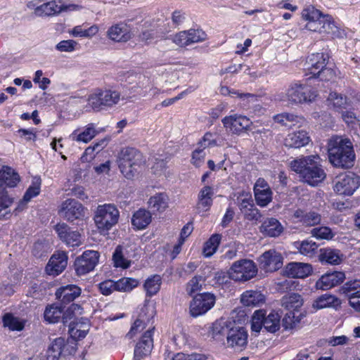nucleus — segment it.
I'll return each mask as SVG.
<instances>
[{"label":"nucleus","instance_id":"obj_1","mask_svg":"<svg viewBox=\"0 0 360 360\" xmlns=\"http://www.w3.org/2000/svg\"><path fill=\"white\" fill-rule=\"evenodd\" d=\"M155 313V305L150 301L146 300L143 306L139 309L137 318L127 334L129 338H132L137 333L148 326V329L144 333L141 340L135 347V360H141L143 357L148 356L153 349V340L152 336L154 329L153 319Z\"/></svg>","mask_w":360,"mask_h":360},{"label":"nucleus","instance_id":"obj_2","mask_svg":"<svg viewBox=\"0 0 360 360\" xmlns=\"http://www.w3.org/2000/svg\"><path fill=\"white\" fill-rule=\"evenodd\" d=\"M290 169L300 174L304 180L311 186H316L326 177L320 165L319 155H309L294 159L290 162Z\"/></svg>","mask_w":360,"mask_h":360},{"label":"nucleus","instance_id":"obj_3","mask_svg":"<svg viewBox=\"0 0 360 360\" xmlns=\"http://www.w3.org/2000/svg\"><path fill=\"white\" fill-rule=\"evenodd\" d=\"M328 147L329 160L335 167L348 168L353 165L355 154L349 139L333 137Z\"/></svg>","mask_w":360,"mask_h":360},{"label":"nucleus","instance_id":"obj_4","mask_svg":"<svg viewBox=\"0 0 360 360\" xmlns=\"http://www.w3.org/2000/svg\"><path fill=\"white\" fill-rule=\"evenodd\" d=\"M146 159L143 154L134 148H123L118 157V166L121 173L128 179H133L144 167Z\"/></svg>","mask_w":360,"mask_h":360},{"label":"nucleus","instance_id":"obj_5","mask_svg":"<svg viewBox=\"0 0 360 360\" xmlns=\"http://www.w3.org/2000/svg\"><path fill=\"white\" fill-rule=\"evenodd\" d=\"M120 91L112 88H98L88 96L86 101L89 107L95 111L111 108L120 101Z\"/></svg>","mask_w":360,"mask_h":360},{"label":"nucleus","instance_id":"obj_6","mask_svg":"<svg viewBox=\"0 0 360 360\" xmlns=\"http://www.w3.org/2000/svg\"><path fill=\"white\" fill-rule=\"evenodd\" d=\"M120 212L113 204L98 205L95 212L94 222L101 233L108 232L119 220Z\"/></svg>","mask_w":360,"mask_h":360},{"label":"nucleus","instance_id":"obj_7","mask_svg":"<svg viewBox=\"0 0 360 360\" xmlns=\"http://www.w3.org/2000/svg\"><path fill=\"white\" fill-rule=\"evenodd\" d=\"M264 328L271 333L277 332L281 328V316L278 312L271 311L266 316V311L263 309L256 310L252 317L251 329L259 333Z\"/></svg>","mask_w":360,"mask_h":360},{"label":"nucleus","instance_id":"obj_8","mask_svg":"<svg viewBox=\"0 0 360 360\" xmlns=\"http://www.w3.org/2000/svg\"><path fill=\"white\" fill-rule=\"evenodd\" d=\"M316 96V91L309 85L296 82L289 85L285 100L292 104H303L314 101Z\"/></svg>","mask_w":360,"mask_h":360},{"label":"nucleus","instance_id":"obj_9","mask_svg":"<svg viewBox=\"0 0 360 360\" xmlns=\"http://www.w3.org/2000/svg\"><path fill=\"white\" fill-rule=\"evenodd\" d=\"M257 273V267L250 259H240L233 263L229 271V277L236 281H247L254 278Z\"/></svg>","mask_w":360,"mask_h":360},{"label":"nucleus","instance_id":"obj_10","mask_svg":"<svg viewBox=\"0 0 360 360\" xmlns=\"http://www.w3.org/2000/svg\"><path fill=\"white\" fill-rule=\"evenodd\" d=\"M360 186V178L352 172L339 174L334 179L333 189L340 195H351Z\"/></svg>","mask_w":360,"mask_h":360},{"label":"nucleus","instance_id":"obj_11","mask_svg":"<svg viewBox=\"0 0 360 360\" xmlns=\"http://www.w3.org/2000/svg\"><path fill=\"white\" fill-rule=\"evenodd\" d=\"M215 296L210 292L200 293L195 295L190 304V313L193 317L206 314L214 305Z\"/></svg>","mask_w":360,"mask_h":360},{"label":"nucleus","instance_id":"obj_12","mask_svg":"<svg viewBox=\"0 0 360 360\" xmlns=\"http://www.w3.org/2000/svg\"><path fill=\"white\" fill-rule=\"evenodd\" d=\"M99 252L95 250H86L75 262L77 275L83 276L92 271L98 263Z\"/></svg>","mask_w":360,"mask_h":360},{"label":"nucleus","instance_id":"obj_13","mask_svg":"<svg viewBox=\"0 0 360 360\" xmlns=\"http://www.w3.org/2000/svg\"><path fill=\"white\" fill-rule=\"evenodd\" d=\"M221 122L226 131L238 135L248 130L252 125L248 117L236 113L224 117Z\"/></svg>","mask_w":360,"mask_h":360},{"label":"nucleus","instance_id":"obj_14","mask_svg":"<svg viewBox=\"0 0 360 360\" xmlns=\"http://www.w3.org/2000/svg\"><path fill=\"white\" fill-rule=\"evenodd\" d=\"M85 209L81 203L74 199H68L62 202L58 214L65 219L73 221L84 217Z\"/></svg>","mask_w":360,"mask_h":360},{"label":"nucleus","instance_id":"obj_15","mask_svg":"<svg viewBox=\"0 0 360 360\" xmlns=\"http://www.w3.org/2000/svg\"><path fill=\"white\" fill-rule=\"evenodd\" d=\"M283 260L280 252L275 250H269L258 258V263L260 269L265 272H274L282 267Z\"/></svg>","mask_w":360,"mask_h":360},{"label":"nucleus","instance_id":"obj_16","mask_svg":"<svg viewBox=\"0 0 360 360\" xmlns=\"http://www.w3.org/2000/svg\"><path fill=\"white\" fill-rule=\"evenodd\" d=\"M55 231L59 238L69 247H78L82 244V236L77 231L72 230L66 224H58Z\"/></svg>","mask_w":360,"mask_h":360},{"label":"nucleus","instance_id":"obj_17","mask_svg":"<svg viewBox=\"0 0 360 360\" xmlns=\"http://www.w3.org/2000/svg\"><path fill=\"white\" fill-rule=\"evenodd\" d=\"M77 6L66 4L64 0H51L43 3L41 1L40 17L56 15L61 12L75 10Z\"/></svg>","mask_w":360,"mask_h":360},{"label":"nucleus","instance_id":"obj_18","mask_svg":"<svg viewBox=\"0 0 360 360\" xmlns=\"http://www.w3.org/2000/svg\"><path fill=\"white\" fill-rule=\"evenodd\" d=\"M20 181V175L9 166H3L0 169V194L7 193L6 188H14Z\"/></svg>","mask_w":360,"mask_h":360},{"label":"nucleus","instance_id":"obj_19","mask_svg":"<svg viewBox=\"0 0 360 360\" xmlns=\"http://www.w3.org/2000/svg\"><path fill=\"white\" fill-rule=\"evenodd\" d=\"M99 133L96 124L89 123L84 127L75 129L69 136V139L77 143H88Z\"/></svg>","mask_w":360,"mask_h":360},{"label":"nucleus","instance_id":"obj_20","mask_svg":"<svg viewBox=\"0 0 360 360\" xmlns=\"http://www.w3.org/2000/svg\"><path fill=\"white\" fill-rule=\"evenodd\" d=\"M254 194L257 204L260 207L266 206L272 200V191L262 178H259L255 182Z\"/></svg>","mask_w":360,"mask_h":360},{"label":"nucleus","instance_id":"obj_21","mask_svg":"<svg viewBox=\"0 0 360 360\" xmlns=\"http://www.w3.org/2000/svg\"><path fill=\"white\" fill-rule=\"evenodd\" d=\"M345 279V274L342 271L328 272L321 276L316 282L315 287L319 290H329L342 283Z\"/></svg>","mask_w":360,"mask_h":360},{"label":"nucleus","instance_id":"obj_22","mask_svg":"<svg viewBox=\"0 0 360 360\" xmlns=\"http://www.w3.org/2000/svg\"><path fill=\"white\" fill-rule=\"evenodd\" d=\"M68 256L63 251H58L50 258L46 266V271L49 275L57 276L66 268Z\"/></svg>","mask_w":360,"mask_h":360},{"label":"nucleus","instance_id":"obj_23","mask_svg":"<svg viewBox=\"0 0 360 360\" xmlns=\"http://www.w3.org/2000/svg\"><path fill=\"white\" fill-rule=\"evenodd\" d=\"M327 60L328 56L323 53H312L309 56L305 65L307 74L311 75L309 78L316 77L317 73L326 66Z\"/></svg>","mask_w":360,"mask_h":360},{"label":"nucleus","instance_id":"obj_24","mask_svg":"<svg viewBox=\"0 0 360 360\" xmlns=\"http://www.w3.org/2000/svg\"><path fill=\"white\" fill-rule=\"evenodd\" d=\"M227 344L236 349H243L248 344V333L241 327L232 328L227 335Z\"/></svg>","mask_w":360,"mask_h":360},{"label":"nucleus","instance_id":"obj_25","mask_svg":"<svg viewBox=\"0 0 360 360\" xmlns=\"http://www.w3.org/2000/svg\"><path fill=\"white\" fill-rule=\"evenodd\" d=\"M310 141L308 133L299 130L288 134L284 139V145L288 148H300L307 146Z\"/></svg>","mask_w":360,"mask_h":360},{"label":"nucleus","instance_id":"obj_26","mask_svg":"<svg viewBox=\"0 0 360 360\" xmlns=\"http://www.w3.org/2000/svg\"><path fill=\"white\" fill-rule=\"evenodd\" d=\"M312 272V266L308 263L290 262L285 266V274L292 278H304Z\"/></svg>","mask_w":360,"mask_h":360},{"label":"nucleus","instance_id":"obj_27","mask_svg":"<svg viewBox=\"0 0 360 360\" xmlns=\"http://www.w3.org/2000/svg\"><path fill=\"white\" fill-rule=\"evenodd\" d=\"M345 256L340 250L330 248L319 250V260L321 264L338 265L344 260Z\"/></svg>","mask_w":360,"mask_h":360},{"label":"nucleus","instance_id":"obj_28","mask_svg":"<svg viewBox=\"0 0 360 360\" xmlns=\"http://www.w3.org/2000/svg\"><path fill=\"white\" fill-rule=\"evenodd\" d=\"M302 18L307 21L305 28L313 32L317 29L319 20L322 18V14L314 6H309L302 10Z\"/></svg>","mask_w":360,"mask_h":360},{"label":"nucleus","instance_id":"obj_29","mask_svg":"<svg viewBox=\"0 0 360 360\" xmlns=\"http://www.w3.org/2000/svg\"><path fill=\"white\" fill-rule=\"evenodd\" d=\"M108 37L112 41L120 42L130 39L131 35L127 24L117 23L112 25L108 30Z\"/></svg>","mask_w":360,"mask_h":360},{"label":"nucleus","instance_id":"obj_30","mask_svg":"<svg viewBox=\"0 0 360 360\" xmlns=\"http://www.w3.org/2000/svg\"><path fill=\"white\" fill-rule=\"evenodd\" d=\"M313 32L326 34L333 37H338L340 32L338 26L330 15L322 16L321 20H319L317 29Z\"/></svg>","mask_w":360,"mask_h":360},{"label":"nucleus","instance_id":"obj_31","mask_svg":"<svg viewBox=\"0 0 360 360\" xmlns=\"http://www.w3.org/2000/svg\"><path fill=\"white\" fill-rule=\"evenodd\" d=\"M293 219L296 222H301L304 226H311L321 222V216L316 212H304L301 210H297L293 214Z\"/></svg>","mask_w":360,"mask_h":360},{"label":"nucleus","instance_id":"obj_32","mask_svg":"<svg viewBox=\"0 0 360 360\" xmlns=\"http://www.w3.org/2000/svg\"><path fill=\"white\" fill-rule=\"evenodd\" d=\"M81 288L76 285H67L58 288L56 296L64 303H69L79 297L81 294Z\"/></svg>","mask_w":360,"mask_h":360},{"label":"nucleus","instance_id":"obj_33","mask_svg":"<svg viewBox=\"0 0 360 360\" xmlns=\"http://www.w3.org/2000/svg\"><path fill=\"white\" fill-rule=\"evenodd\" d=\"M240 301L247 307H257L265 302V297L257 290H246L241 295Z\"/></svg>","mask_w":360,"mask_h":360},{"label":"nucleus","instance_id":"obj_34","mask_svg":"<svg viewBox=\"0 0 360 360\" xmlns=\"http://www.w3.org/2000/svg\"><path fill=\"white\" fill-rule=\"evenodd\" d=\"M213 188L210 186H204L198 194L197 210L199 212H205L210 210L212 205Z\"/></svg>","mask_w":360,"mask_h":360},{"label":"nucleus","instance_id":"obj_35","mask_svg":"<svg viewBox=\"0 0 360 360\" xmlns=\"http://www.w3.org/2000/svg\"><path fill=\"white\" fill-rule=\"evenodd\" d=\"M165 360H207L208 355L199 352H173L166 350L164 353Z\"/></svg>","mask_w":360,"mask_h":360},{"label":"nucleus","instance_id":"obj_36","mask_svg":"<svg viewBox=\"0 0 360 360\" xmlns=\"http://www.w3.org/2000/svg\"><path fill=\"white\" fill-rule=\"evenodd\" d=\"M341 302L336 296L326 293L318 297L312 304V308L315 310H319L324 308L337 307L340 306Z\"/></svg>","mask_w":360,"mask_h":360},{"label":"nucleus","instance_id":"obj_37","mask_svg":"<svg viewBox=\"0 0 360 360\" xmlns=\"http://www.w3.org/2000/svg\"><path fill=\"white\" fill-rule=\"evenodd\" d=\"M148 204L153 212L162 213L169 206V197L165 193H156L149 198Z\"/></svg>","mask_w":360,"mask_h":360},{"label":"nucleus","instance_id":"obj_38","mask_svg":"<svg viewBox=\"0 0 360 360\" xmlns=\"http://www.w3.org/2000/svg\"><path fill=\"white\" fill-rule=\"evenodd\" d=\"M99 31V27L96 25L88 27V24L83 23L75 26L69 30V34L74 37L91 38L94 37Z\"/></svg>","mask_w":360,"mask_h":360},{"label":"nucleus","instance_id":"obj_39","mask_svg":"<svg viewBox=\"0 0 360 360\" xmlns=\"http://www.w3.org/2000/svg\"><path fill=\"white\" fill-rule=\"evenodd\" d=\"M260 231L270 237H277L283 231V227L276 219L270 218L262 223Z\"/></svg>","mask_w":360,"mask_h":360},{"label":"nucleus","instance_id":"obj_40","mask_svg":"<svg viewBox=\"0 0 360 360\" xmlns=\"http://www.w3.org/2000/svg\"><path fill=\"white\" fill-rule=\"evenodd\" d=\"M304 304L302 297L297 293H291L283 297L282 306L290 312L298 311Z\"/></svg>","mask_w":360,"mask_h":360},{"label":"nucleus","instance_id":"obj_41","mask_svg":"<svg viewBox=\"0 0 360 360\" xmlns=\"http://www.w3.org/2000/svg\"><path fill=\"white\" fill-rule=\"evenodd\" d=\"M151 213L145 210L139 209L133 214L131 219L132 225L137 229L141 230L146 229L151 222Z\"/></svg>","mask_w":360,"mask_h":360},{"label":"nucleus","instance_id":"obj_42","mask_svg":"<svg viewBox=\"0 0 360 360\" xmlns=\"http://www.w3.org/2000/svg\"><path fill=\"white\" fill-rule=\"evenodd\" d=\"M293 245L301 255L309 258L316 255L319 248L316 243L309 240L295 241Z\"/></svg>","mask_w":360,"mask_h":360},{"label":"nucleus","instance_id":"obj_43","mask_svg":"<svg viewBox=\"0 0 360 360\" xmlns=\"http://www.w3.org/2000/svg\"><path fill=\"white\" fill-rule=\"evenodd\" d=\"M41 180L40 177L35 176L32 179L31 185L27 189L22 200L20 201L18 209H20L21 206L25 205L30 200L37 196L40 193Z\"/></svg>","mask_w":360,"mask_h":360},{"label":"nucleus","instance_id":"obj_44","mask_svg":"<svg viewBox=\"0 0 360 360\" xmlns=\"http://www.w3.org/2000/svg\"><path fill=\"white\" fill-rule=\"evenodd\" d=\"M220 94L224 96L238 97L242 101L241 105L243 106H246L250 102H254L256 101V97L254 94L240 93L234 89H230L227 86H221L220 89Z\"/></svg>","mask_w":360,"mask_h":360},{"label":"nucleus","instance_id":"obj_45","mask_svg":"<svg viewBox=\"0 0 360 360\" xmlns=\"http://www.w3.org/2000/svg\"><path fill=\"white\" fill-rule=\"evenodd\" d=\"M162 285V278L159 275H153L148 278L143 285L146 295L152 297L156 295Z\"/></svg>","mask_w":360,"mask_h":360},{"label":"nucleus","instance_id":"obj_46","mask_svg":"<svg viewBox=\"0 0 360 360\" xmlns=\"http://www.w3.org/2000/svg\"><path fill=\"white\" fill-rule=\"evenodd\" d=\"M275 122L285 126L291 127L298 124L299 126L304 122L302 117L289 113H281L274 117Z\"/></svg>","mask_w":360,"mask_h":360},{"label":"nucleus","instance_id":"obj_47","mask_svg":"<svg viewBox=\"0 0 360 360\" xmlns=\"http://www.w3.org/2000/svg\"><path fill=\"white\" fill-rule=\"evenodd\" d=\"M63 314V308L58 304H53L48 306L44 311V319L50 323L58 322Z\"/></svg>","mask_w":360,"mask_h":360},{"label":"nucleus","instance_id":"obj_48","mask_svg":"<svg viewBox=\"0 0 360 360\" xmlns=\"http://www.w3.org/2000/svg\"><path fill=\"white\" fill-rule=\"evenodd\" d=\"M327 101L329 106L337 110L345 109L348 105L347 97L335 91L330 93Z\"/></svg>","mask_w":360,"mask_h":360},{"label":"nucleus","instance_id":"obj_49","mask_svg":"<svg viewBox=\"0 0 360 360\" xmlns=\"http://www.w3.org/2000/svg\"><path fill=\"white\" fill-rule=\"evenodd\" d=\"M221 236L219 234H213L204 244L202 252L205 257H211L217 250Z\"/></svg>","mask_w":360,"mask_h":360},{"label":"nucleus","instance_id":"obj_50","mask_svg":"<svg viewBox=\"0 0 360 360\" xmlns=\"http://www.w3.org/2000/svg\"><path fill=\"white\" fill-rule=\"evenodd\" d=\"M3 324L4 327L8 328L10 330H22L24 328L25 323L19 318L11 314H6L3 316Z\"/></svg>","mask_w":360,"mask_h":360},{"label":"nucleus","instance_id":"obj_51","mask_svg":"<svg viewBox=\"0 0 360 360\" xmlns=\"http://www.w3.org/2000/svg\"><path fill=\"white\" fill-rule=\"evenodd\" d=\"M104 143L105 140H101L95 143L93 146L87 147L81 158L82 161L91 162L94 158L96 153L102 150Z\"/></svg>","mask_w":360,"mask_h":360},{"label":"nucleus","instance_id":"obj_52","mask_svg":"<svg viewBox=\"0 0 360 360\" xmlns=\"http://www.w3.org/2000/svg\"><path fill=\"white\" fill-rule=\"evenodd\" d=\"M89 329V324L86 319H84L81 324L77 323L75 326L70 329L71 336L74 338L82 339L84 338Z\"/></svg>","mask_w":360,"mask_h":360},{"label":"nucleus","instance_id":"obj_53","mask_svg":"<svg viewBox=\"0 0 360 360\" xmlns=\"http://www.w3.org/2000/svg\"><path fill=\"white\" fill-rule=\"evenodd\" d=\"M117 291L128 292L138 286L139 281L131 278H122L115 282Z\"/></svg>","mask_w":360,"mask_h":360},{"label":"nucleus","instance_id":"obj_54","mask_svg":"<svg viewBox=\"0 0 360 360\" xmlns=\"http://www.w3.org/2000/svg\"><path fill=\"white\" fill-rule=\"evenodd\" d=\"M311 234L318 240H331L335 236L332 230L327 226L314 228L311 231Z\"/></svg>","mask_w":360,"mask_h":360},{"label":"nucleus","instance_id":"obj_55","mask_svg":"<svg viewBox=\"0 0 360 360\" xmlns=\"http://www.w3.org/2000/svg\"><path fill=\"white\" fill-rule=\"evenodd\" d=\"M112 260L116 267L127 269L130 266V261L126 259L122 252V248L117 246L113 253Z\"/></svg>","mask_w":360,"mask_h":360},{"label":"nucleus","instance_id":"obj_56","mask_svg":"<svg viewBox=\"0 0 360 360\" xmlns=\"http://www.w3.org/2000/svg\"><path fill=\"white\" fill-rule=\"evenodd\" d=\"M204 279L200 276H195L186 285V292L189 295L196 292L201 290L204 283Z\"/></svg>","mask_w":360,"mask_h":360},{"label":"nucleus","instance_id":"obj_57","mask_svg":"<svg viewBox=\"0 0 360 360\" xmlns=\"http://www.w3.org/2000/svg\"><path fill=\"white\" fill-rule=\"evenodd\" d=\"M186 32L188 35L189 44L203 41L207 37V34L202 30L191 29Z\"/></svg>","mask_w":360,"mask_h":360},{"label":"nucleus","instance_id":"obj_58","mask_svg":"<svg viewBox=\"0 0 360 360\" xmlns=\"http://www.w3.org/2000/svg\"><path fill=\"white\" fill-rule=\"evenodd\" d=\"M300 322L298 316H295L294 313H287L283 319L282 324L285 330H292L296 327Z\"/></svg>","mask_w":360,"mask_h":360},{"label":"nucleus","instance_id":"obj_59","mask_svg":"<svg viewBox=\"0 0 360 360\" xmlns=\"http://www.w3.org/2000/svg\"><path fill=\"white\" fill-rule=\"evenodd\" d=\"M210 328L212 337L215 339H219L221 335L226 332V327L221 321H215Z\"/></svg>","mask_w":360,"mask_h":360},{"label":"nucleus","instance_id":"obj_60","mask_svg":"<svg viewBox=\"0 0 360 360\" xmlns=\"http://www.w3.org/2000/svg\"><path fill=\"white\" fill-rule=\"evenodd\" d=\"M65 345V340L63 338H56L49 346V352H53L58 356H60L63 349Z\"/></svg>","mask_w":360,"mask_h":360},{"label":"nucleus","instance_id":"obj_61","mask_svg":"<svg viewBox=\"0 0 360 360\" xmlns=\"http://www.w3.org/2000/svg\"><path fill=\"white\" fill-rule=\"evenodd\" d=\"M151 169L152 172L158 176L165 175L167 163L163 160L157 159L152 166Z\"/></svg>","mask_w":360,"mask_h":360},{"label":"nucleus","instance_id":"obj_62","mask_svg":"<svg viewBox=\"0 0 360 360\" xmlns=\"http://www.w3.org/2000/svg\"><path fill=\"white\" fill-rule=\"evenodd\" d=\"M99 290L103 295H109L117 290L116 283L111 280L105 281L99 284Z\"/></svg>","mask_w":360,"mask_h":360},{"label":"nucleus","instance_id":"obj_63","mask_svg":"<svg viewBox=\"0 0 360 360\" xmlns=\"http://www.w3.org/2000/svg\"><path fill=\"white\" fill-rule=\"evenodd\" d=\"M76 45L77 42L73 40H63L57 44L56 49L60 52H72Z\"/></svg>","mask_w":360,"mask_h":360},{"label":"nucleus","instance_id":"obj_64","mask_svg":"<svg viewBox=\"0 0 360 360\" xmlns=\"http://www.w3.org/2000/svg\"><path fill=\"white\" fill-rule=\"evenodd\" d=\"M348 300L349 306L356 311H360V292L349 294Z\"/></svg>","mask_w":360,"mask_h":360}]
</instances>
